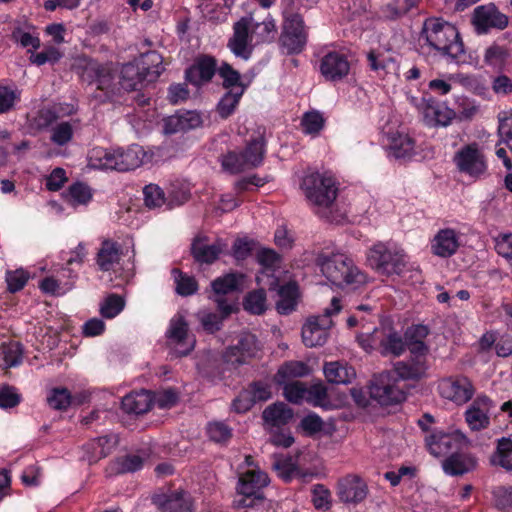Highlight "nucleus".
Segmentation results:
<instances>
[{
    "instance_id": "c85d7f7f",
    "label": "nucleus",
    "mask_w": 512,
    "mask_h": 512,
    "mask_svg": "<svg viewBox=\"0 0 512 512\" xmlns=\"http://www.w3.org/2000/svg\"><path fill=\"white\" fill-rule=\"evenodd\" d=\"M152 398L148 391L140 390L132 392L123 397L121 407L127 414H144L150 410Z\"/></svg>"
},
{
    "instance_id": "b1692460",
    "label": "nucleus",
    "mask_w": 512,
    "mask_h": 512,
    "mask_svg": "<svg viewBox=\"0 0 512 512\" xmlns=\"http://www.w3.org/2000/svg\"><path fill=\"white\" fill-rule=\"evenodd\" d=\"M477 459L470 453L453 452L442 461V469L449 476H462L474 471Z\"/></svg>"
},
{
    "instance_id": "a18cd8bd",
    "label": "nucleus",
    "mask_w": 512,
    "mask_h": 512,
    "mask_svg": "<svg viewBox=\"0 0 512 512\" xmlns=\"http://www.w3.org/2000/svg\"><path fill=\"white\" fill-rule=\"evenodd\" d=\"M508 57V50L494 43L485 50L484 62L486 65L501 71L505 67Z\"/></svg>"
},
{
    "instance_id": "a211bd4d",
    "label": "nucleus",
    "mask_w": 512,
    "mask_h": 512,
    "mask_svg": "<svg viewBox=\"0 0 512 512\" xmlns=\"http://www.w3.org/2000/svg\"><path fill=\"white\" fill-rule=\"evenodd\" d=\"M367 494V484L358 475L350 474L338 481L337 496L343 503H360L367 497Z\"/></svg>"
},
{
    "instance_id": "13d9d810",
    "label": "nucleus",
    "mask_w": 512,
    "mask_h": 512,
    "mask_svg": "<svg viewBox=\"0 0 512 512\" xmlns=\"http://www.w3.org/2000/svg\"><path fill=\"white\" fill-rule=\"evenodd\" d=\"M125 306L124 299L117 294H110L103 302L100 313L103 317L111 319L117 316Z\"/></svg>"
},
{
    "instance_id": "ea45409f",
    "label": "nucleus",
    "mask_w": 512,
    "mask_h": 512,
    "mask_svg": "<svg viewBox=\"0 0 512 512\" xmlns=\"http://www.w3.org/2000/svg\"><path fill=\"white\" fill-rule=\"evenodd\" d=\"M103 66L94 59L81 57L77 59L75 68L82 81L92 84L99 77Z\"/></svg>"
},
{
    "instance_id": "72a5a7b5",
    "label": "nucleus",
    "mask_w": 512,
    "mask_h": 512,
    "mask_svg": "<svg viewBox=\"0 0 512 512\" xmlns=\"http://www.w3.org/2000/svg\"><path fill=\"white\" fill-rule=\"evenodd\" d=\"M264 421L272 426L286 425L293 418V410L283 402L269 405L262 413Z\"/></svg>"
},
{
    "instance_id": "412c9836",
    "label": "nucleus",
    "mask_w": 512,
    "mask_h": 512,
    "mask_svg": "<svg viewBox=\"0 0 512 512\" xmlns=\"http://www.w3.org/2000/svg\"><path fill=\"white\" fill-rule=\"evenodd\" d=\"M493 407V402L489 397L478 396L465 412L468 426L474 431L487 428L490 424L489 413Z\"/></svg>"
},
{
    "instance_id": "c9c22d12",
    "label": "nucleus",
    "mask_w": 512,
    "mask_h": 512,
    "mask_svg": "<svg viewBox=\"0 0 512 512\" xmlns=\"http://www.w3.org/2000/svg\"><path fill=\"white\" fill-rule=\"evenodd\" d=\"M490 463L507 472H512V440L510 438L503 437L498 440L496 450L490 456Z\"/></svg>"
},
{
    "instance_id": "f3484780",
    "label": "nucleus",
    "mask_w": 512,
    "mask_h": 512,
    "mask_svg": "<svg viewBox=\"0 0 512 512\" xmlns=\"http://www.w3.org/2000/svg\"><path fill=\"white\" fill-rule=\"evenodd\" d=\"M257 350L256 336L248 332H243L239 335L237 343L226 349L223 357L227 363L241 365L246 363L248 359L254 357Z\"/></svg>"
},
{
    "instance_id": "aec40b11",
    "label": "nucleus",
    "mask_w": 512,
    "mask_h": 512,
    "mask_svg": "<svg viewBox=\"0 0 512 512\" xmlns=\"http://www.w3.org/2000/svg\"><path fill=\"white\" fill-rule=\"evenodd\" d=\"M349 71L350 63L340 52H328L320 61V72L327 81H340L348 75Z\"/></svg>"
},
{
    "instance_id": "2f4dec72",
    "label": "nucleus",
    "mask_w": 512,
    "mask_h": 512,
    "mask_svg": "<svg viewBox=\"0 0 512 512\" xmlns=\"http://www.w3.org/2000/svg\"><path fill=\"white\" fill-rule=\"evenodd\" d=\"M118 79L119 85L125 91L136 90L138 85L146 82L141 68L134 60L123 64Z\"/></svg>"
},
{
    "instance_id": "f704fd0d",
    "label": "nucleus",
    "mask_w": 512,
    "mask_h": 512,
    "mask_svg": "<svg viewBox=\"0 0 512 512\" xmlns=\"http://www.w3.org/2000/svg\"><path fill=\"white\" fill-rule=\"evenodd\" d=\"M389 147L395 158H410L414 154L415 141L409 135L397 132L390 136Z\"/></svg>"
},
{
    "instance_id": "6e6552de",
    "label": "nucleus",
    "mask_w": 512,
    "mask_h": 512,
    "mask_svg": "<svg viewBox=\"0 0 512 512\" xmlns=\"http://www.w3.org/2000/svg\"><path fill=\"white\" fill-rule=\"evenodd\" d=\"M369 395L381 406L396 405L406 398L405 392L397 386V379L392 371H383L373 376Z\"/></svg>"
},
{
    "instance_id": "9b49d317",
    "label": "nucleus",
    "mask_w": 512,
    "mask_h": 512,
    "mask_svg": "<svg viewBox=\"0 0 512 512\" xmlns=\"http://www.w3.org/2000/svg\"><path fill=\"white\" fill-rule=\"evenodd\" d=\"M283 20L280 43L287 50L288 54H298L302 52L307 43V32L302 16H295Z\"/></svg>"
},
{
    "instance_id": "a878e982",
    "label": "nucleus",
    "mask_w": 512,
    "mask_h": 512,
    "mask_svg": "<svg viewBox=\"0 0 512 512\" xmlns=\"http://www.w3.org/2000/svg\"><path fill=\"white\" fill-rule=\"evenodd\" d=\"M202 124V118L196 111H183L164 120L165 134H176L195 129Z\"/></svg>"
},
{
    "instance_id": "a19ab883",
    "label": "nucleus",
    "mask_w": 512,
    "mask_h": 512,
    "mask_svg": "<svg viewBox=\"0 0 512 512\" xmlns=\"http://www.w3.org/2000/svg\"><path fill=\"white\" fill-rule=\"evenodd\" d=\"M117 444H118V436L115 434H109V435H105V436H101V437L93 439L92 446L97 445L99 450L93 451L88 456V462L90 464L96 463L100 459L108 456L112 452L113 448L116 447Z\"/></svg>"
},
{
    "instance_id": "5701e85b",
    "label": "nucleus",
    "mask_w": 512,
    "mask_h": 512,
    "mask_svg": "<svg viewBox=\"0 0 512 512\" xmlns=\"http://www.w3.org/2000/svg\"><path fill=\"white\" fill-rule=\"evenodd\" d=\"M226 246L222 240L207 244L206 238L196 237L191 244V254L194 260L200 264H212L223 253Z\"/></svg>"
},
{
    "instance_id": "c03bdc74",
    "label": "nucleus",
    "mask_w": 512,
    "mask_h": 512,
    "mask_svg": "<svg viewBox=\"0 0 512 512\" xmlns=\"http://www.w3.org/2000/svg\"><path fill=\"white\" fill-rule=\"evenodd\" d=\"M309 374V367L301 361H290L282 365L277 374V382L282 384L291 378L303 377Z\"/></svg>"
},
{
    "instance_id": "774afa93",
    "label": "nucleus",
    "mask_w": 512,
    "mask_h": 512,
    "mask_svg": "<svg viewBox=\"0 0 512 512\" xmlns=\"http://www.w3.org/2000/svg\"><path fill=\"white\" fill-rule=\"evenodd\" d=\"M497 253L508 261H512V233L504 234L496 239Z\"/></svg>"
},
{
    "instance_id": "2eb2a0df",
    "label": "nucleus",
    "mask_w": 512,
    "mask_h": 512,
    "mask_svg": "<svg viewBox=\"0 0 512 512\" xmlns=\"http://www.w3.org/2000/svg\"><path fill=\"white\" fill-rule=\"evenodd\" d=\"M472 23L477 33H486L490 28L504 29L508 17L498 11L495 5H481L474 9Z\"/></svg>"
},
{
    "instance_id": "09e8293b",
    "label": "nucleus",
    "mask_w": 512,
    "mask_h": 512,
    "mask_svg": "<svg viewBox=\"0 0 512 512\" xmlns=\"http://www.w3.org/2000/svg\"><path fill=\"white\" fill-rule=\"evenodd\" d=\"M244 309L254 315L263 314L266 309V293L264 289H258L249 292L243 301Z\"/></svg>"
},
{
    "instance_id": "cd10ccee",
    "label": "nucleus",
    "mask_w": 512,
    "mask_h": 512,
    "mask_svg": "<svg viewBox=\"0 0 512 512\" xmlns=\"http://www.w3.org/2000/svg\"><path fill=\"white\" fill-rule=\"evenodd\" d=\"M134 61L141 68L147 83L154 82L164 70L163 58L155 50L141 53Z\"/></svg>"
},
{
    "instance_id": "4be33fe9",
    "label": "nucleus",
    "mask_w": 512,
    "mask_h": 512,
    "mask_svg": "<svg viewBox=\"0 0 512 512\" xmlns=\"http://www.w3.org/2000/svg\"><path fill=\"white\" fill-rule=\"evenodd\" d=\"M152 500L161 512H194L191 496L184 491L158 494Z\"/></svg>"
},
{
    "instance_id": "338daca9",
    "label": "nucleus",
    "mask_w": 512,
    "mask_h": 512,
    "mask_svg": "<svg viewBox=\"0 0 512 512\" xmlns=\"http://www.w3.org/2000/svg\"><path fill=\"white\" fill-rule=\"evenodd\" d=\"M11 39L19 43L22 47H32L38 49L40 47V39L29 32H25L21 28H15L11 33Z\"/></svg>"
},
{
    "instance_id": "603ef678",
    "label": "nucleus",
    "mask_w": 512,
    "mask_h": 512,
    "mask_svg": "<svg viewBox=\"0 0 512 512\" xmlns=\"http://www.w3.org/2000/svg\"><path fill=\"white\" fill-rule=\"evenodd\" d=\"M306 400L315 407L330 409L327 387L323 383H315L307 388Z\"/></svg>"
},
{
    "instance_id": "e2e57ef3",
    "label": "nucleus",
    "mask_w": 512,
    "mask_h": 512,
    "mask_svg": "<svg viewBox=\"0 0 512 512\" xmlns=\"http://www.w3.org/2000/svg\"><path fill=\"white\" fill-rule=\"evenodd\" d=\"M144 202L148 208H158L165 203L163 190L155 184L146 185L143 189Z\"/></svg>"
},
{
    "instance_id": "f257e3e1",
    "label": "nucleus",
    "mask_w": 512,
    "mask_h": 512,
    "mask_svg": "<svg viewBox=\"0 0 512 512\" xmlns=\"http://www.w3.org/2000/svg\"><path fill=\"white\" fill-rule=\"evenodd\" d=\"M422 35L430 47L448 63H468V56L458 29L440 18H429L424 22Z\"/></svg>"
},
{
    "instance_id": "052dcab7",
    "label": "nucleus",
    "mask_w": 512,
    "mask_h": 512,
    "mask_svg": "<svg viewBox=\"0 0 512 512\" xmlns=\"http://www.w3.org/2000/svg\"><path fill=\"white\" fill-rule=\"evenodd\" d=\"M62 53L54 46H49L38 53H31L30 62L42 66L46 63L54 64L62 58Z\"/></svg>"
},
{
    "instance_id": "37998d69",
    "label": "nucleus",
    "mask_w": 512,
    "mask_h": 512,
    "mask_svg": "<svg viewBox=\"0 0 512 512\" xmlns=\"http://www.w3.org/2000/svg\"><path fill=\"white\" fill-rule=\"evenodd\" d=\"M70 391L64 387H56L49 391L46 401L51 409L66 411L73 403Z\"/></svg>"
},
{
    "instance_id": "473e14b6",
    "label": "nucleus",
    "mask_w": 512,
    "mask_h": 512,
    "mask_svg": "<svg viewBox=\"0 0 512 512\" xmlns=\"http://www.w3.org/2000/svg\"><path fill=\"white\" fill-rule=\"evenodd\" d=\"M324 374L327 381L333 384H349L356 377L353 367L338 361L326 363Z\"/></svg>"
},
{
    "instance_id": "de8ad7c7",
    "label": "nucleus",
    "mask_w": 512,
    "mask_h": 512,
    "mask_svg": "<svg viewBox=\"0 0 512 512\" xmlns=\"http://www.w3.org/2000/svg\"><path fill=\"white\" fill-rule=\"evenodd\" d=\"M172 274L174 276L175 291L177 294L187 297L197 292L198 283L194 277L184 274L177 268L172 270Z\"/></svg>"
},
{
    "instance_id": "79ce46f5",
    "label": "nucleus",
    "mask_w": 512,
    "mask_h": 512,
    "mask_svg": "<svg viewBox=\"0 0 512 512\" xmlns=\"http://www.w3.org/2000/svg\"><path fill=\"white\" fill-rule=\"evenodd\" d=\"M244 92L245 88L237 87L223 95L217 105V112L221 118L226 119L235 111Z\"/></svg>"
},
{
    "instance_id": "bf43d9fd",
    "label": "nucleus",
    "mask_w": 512,
    "mask_h": 512,
    "mask_svg": "<svg viewBox=\"0 0 512 512\" xmlns=\"http://www.w3.org/2000/svg\"><path fill=\"white\" fill-rule=\"evenodd\" d=\"M209 438L216 443H223L232 436V429L224 422L216 421L207 425Z\"/></svg>"
},
{
    "instance_id": "6ab92c4d",
    "label": "nucleus",
    "mask_w": 512,
    "mask_h": 512,
    "mask_svg": "<svg viewBox=\"0 0 512 512\" xmlns=\"http://www.w3.org/2000/svg\"><path fill=\"white\" fill-rule=\"evenodd\" d=\"M218 72L217 61L213 56L200 55L194 63L185 71V79L194 86H201L212 80Z\"/></svg>"
},
{
    "instance_id": "4c0bfd02",
    "label": "nucleus",
    "mask_w": 512,
    "mask_h": 512,
    "mask_svg": "<svg viewBox=\"0 0 512 512\" xmlns=\"http://www.w3.org/2000/svg\"><path fill=\"white\" fill-rule=\"evenodd\" d=\"M64 198L66 202L73 207L86 205L92 199V191L87 184L83 182H76L69 186L68 190L64 194Z\"/></svg>"
},
{
    "instance_id": "20e7f679",
    "label": "nucleus",
    "mask_w": 512,
    "mask_h": 512,
    "mask_svg": "<svg viewBox=\"0 0 512 512\" xmlns=\"http://www.w3.org/2000/svg\"><path fill=\"white\" fill-rule=\"evenodd\" d=\"M316 264L320 267L322 274L338 287L343 288L365 282L364 274L345 254L321 252L316 257Z\"/></svg>"
},
{
    "instance_id": "69168bd1",
    "label": "nucleus",
    "mask_w": 512,
    "mask_h": 512,
    "mask_svg": "<svg viewBox=\"0 0 512 512\" xmlns=\"http://www.w3.org/2000/svg\"><path fill=\"white\" fill-rule=\"evenodd\" d=\"M402 3L403 2H398V0H393L383 5L379 10V17L386 21H395L400 19L406 15L404 7L400 5Z\"/></svg>"
},
{
    "instance_id": "49530a36",
    "label": "nucleus",
    "mask_w": 512,
    "mask_h": 512,
    "mask_svg": "<svg viewBox=\"0 0 512 512\" xmlns=\"http://www.w3.org/2000/svg\"><path fill=\"white\" fill-rule=\"evenodd\" d=\"M117 78L116 73L109 66L104 65L95 83L97 88L105 91L107 95H116L121 89L119 81H116Z\"/></svg>"
},
{
    "instance_id": "4468645a",
    "label": "nucleus",
    "mask_w": 512,
    "mask_h": 512,
    "mask_svg": "<svg viewBox=\"0 0 512 512\" xmlns=\"http://www.w3.org/2000/svg\"><path fill=\"white\" fill-rule=\"evenodd\" d=\"M244 279V275L238 272L227 273L217 277L211 282V288L215 294L214 301L217 303L218 309L224 316H228L232 312V306L224 298L225 295L240 290Z\"/></svg>"
},
{
    "instance_id": "0eeeda50",
    "label": "nucleus",
    "mask_w": 512,
    "mask_h": 512,
    "mask_svg": "<svg viewBox=\"0 0 512 512\" xmlns=\"http://www.w3.org/2000/svg\"><path fill=\"white\" fill-rule=\"evenodd\" d=\"M269 483L268 475L259 469L243 472L238 481L237 491L241 497L234 501L237 508H255L264 504L262 489Z\"/></svg>"
},
{
    "instance_id": "9d476101",
    "label": "nucleus",
    "mask_w": 512,
    "mask_h": 512,
    "mask_svg": "<svg viewBox=\"0 0 512 512\" xmlns=\"http://www.w3.org/2000/svg\"><path fill=\"white\" fill-rule=\"evenodd\" d=\"M188 323L181 314H176L169 324L166 332L169 345L174 349V354L177 357L187 356L195 345V339L189 335Z\"/></svg>"
},
{
    "instance_id": "7ed1b4c3",
    "label": "nucleus",
    "mask_w": 512,
    "mask_h": 512,
    "mask_svg": "<svg viewBox=\"0 0 512 512\" xmlns=\"http://www.w3.org/2000/svg\"><path fill=\"white\" fill-rule=\"evenodd\" d=\"M146 157L145 150L139 145H131L126 150L95 147L89 153V160L93 167L119 172L138 168L144 163Z\"/></svg>"
},
{
    "instance_id": "dca6fc26",
    "label": "nucleus",
    "mask_w": 512,
    "mask_h": 512,
    "mask_svg": "<svg viewBox=\"0 0 512 512\" xmlns=\"http://www.w3.org/2000/svg\"><path fill=\"white\" fill-rule=\"evenodd\" d=\"M464 440L465 437L458 432L445 433L443 431H434L425 439L429 452L435 457L456 452Z\"/></svg>"
},
{
    "instance_id": "5fc2aeb1",
    "label": "nucleus",
    "mask_w": 512,
    "mask_h": 512,
    "mask_svg": "<svg viewBox=\"0 0 512 512\" xmlns=\"http://www.w3.org/2000/svg\"><path fill=\"white\" fill-rule=\"evenodd\" d=\"M221 164L223 169L231 174H237L250 168L246 163L245 157L243 156L242 152H228L226 155H223Z\"/></svg>"
},
{
    "instance_id": "c756f323",
    "label": "nucleus",
    "mask_w": 512,
    "mask_h": 512,
    "mask_svg": "<svg viewBox=\"0 0 512 512\" xmlns=\"http://www.w3.org/2000/svg\"><path fill=\"white\" fill-rule=\"evenodd\" d=\"M121 258L120 245L112 240H104L96 256V264L101 271H110Z\"/></svg>"
},
{
    "instance_id": "4d7b16f0",
    "label": "nucleus",
    "mask_w": 512,
    "mask_h": 512,
    "mask_svg": "<svg viewBox=\"0 0 512 512\" xmlns=\"http://www.w3.org/2000/svg\"><path fill=\"white\" fill-rule=\"evenodd\" d=\"M325 120L319 111H308L304 113L301 119V126L306 134H318L323 126Z\"/></svg>"
},
{
    "instance_id": "f03ea898",
    "label": "nucleus",
    "mask_w": 512,
    "mask_h": 512,
    "mask_svg": "<svg viewBox=\"0 0 512 512\" xmlns=\"http://www.w3.org/2000/svg\"><path fill=\"white\" fill-rule=\"evenodd\" d=\"M301 189L315 212L329 222H338L342 215L334 214L337 207L338 184L328 173L311 172L301 182Z\"/></svg>"
},
{
    "instance_id": "393cba45",
    "label": "nucleus",
    "mask_w": 512,
    "mask_h": 512,
    "mask_svg": "<svg viewBox=\"0 0 512 512\" xmlns=\"http://www.w3.org/2000/svg\"><path fill=\"white\" fill-rule=\"evenodd\" d=\"M460 246L458 233L451 228L441 229L437 232L431 242V251L441 258H448L454 255Z\"/></svg>"
},
{
    "instance_id": "864d4df0",
    "label": "nucleus",
    "mask_w": 512,
    "mask_h": 512,
    "mask_svg": "<svg viewBox=\"0 0 512 512\" xmlns=\"http://www.w3.org/2000/svg\"><path fill=\"white\" fill-rule=\"evenodd\" d=\"M73 134L72 124L68 121H62L51 128L50 140L58 146H64L72 140Z\"/></svg>"
},
{
    "instance_id": "39448f33",
    "label": "nucleus",
    "mask_w": 512,
    "mask_h": 512,
    "mask_svg": "<svg viewBox=\"0 0 512 512\" xmlns=\"http://www.w3.org/2000/svg\"><path fill=\"white\" fill-rule=\"evenodd\" d=\"M367 264L380 275H401L407 266L403 251L390 248L384 243L374 244L367 252Z\"/></svg>"
},
{
    "instance_id": "ddd939ff",
    "label": "nucleus",
    "mask_w": 512,
    "mask_h": 512,
    "mask_svg": "<svg viewBox=\"0 0 512 512\" xmlns=\"http://www.w3.org/2000/svg\"><path fill=\"white\" fill-rule=\"evenodd\" d=\"M439 391L442 397L462 405L472 399L475 388L468 377L458 375L443 379L439 384Z\"/></svg>"
},
{
    "instance_id": "8fccbe9b",
    "label": "nucleus",
    "mask_w": 512,
    "mask_h": 512,
    "mask_svg": "<svg viewBox=\"0 0 512 512\" xmlns=\"http://www.w3.org/2000/svg\"><path fill=\"white\" fill-rule=\"evenodd\" d=\"M380 345L382 348L381 354L384 356L393 355L398 357L403 354L406 349V341H404L397 332L389 333L381 340Z\"/></svg>"
},
{
    "instance_id": "1a4fd4ad",
    "label": "nucleus",
    "mask_w": 512,
    "mask_h": 512,
    "mask_svg": "<svg viewBox=\"0 0 512 512\" xmlns=\"http://www.w3.org/2000/svg\"><path fill=\"white\" fill-rule=\"evenodd\" d=\"M453 161L461 173L471 177H480L487 170L485 156L477 143H471L460 148L455 153Z\"/></svg>"
},
{
    "instance_id": "3c124183",
    "label": "nucleus",
    "mask_w": 512,
    "mask_h": 512,
    "mask_svg": "<svg viewBox=\"0 0 512 512\" xmlns=\"http://www.w3.org/2000/svg\"><path fill=\"white\" fill-rule=\"evenodd\" d=\"M218 74L223 80V87L228 91L234 90L237 87L246 89V86L241 81L240 73L230 64L223 62L218 67Z\"/></svg>"
},
{
    "instance_id": "bb28decb",
    "label": "nucleus",
    "mask_w": 512,
    "mask_h": 512,
    "mask_svg": "<svg viewBox=\"0 0 512 512\" xmlns=\"http://www.w3.org/2000/svg\"><path fill=\"white\" fill-rule=\"evenodd\" d=\"M428 369L425 359H413L409 357L406 360L397 361L393 365L394 376L399 380H419L425 376Z\"/></svg>"
},
{
    "instance_id": "6e6d98bb",
    "label": "nucleus",
    "mask_w": 512,
    "mask_h": 512,
    "mask_svg": "<svg viewBox=\"0 0 512 512\" xmlns=\"http://www.w3.org/2000/svg\"><path fill=\"white\" fill-rule=\"evenodd\" d=\"M30 275L24 269L8 270L5 275L7 290L10 293H16L24 288Z\"/></svg>"
},
{
    "instance_id": "7c9ffc66",
    "label": "nucleus",
    "mask_w": 512,
    "mask_h": 512,
    "mask_svg": "<svg viewBox=\"0 0 512 512\" xmlns=\"http://www.w3.org/2000/svg\"><path fill=\"white\" fill-rule=\"evenodd\" d=\"M277 294L279 296L276 302L277 311L284 315L291 313L295 309L299 297V289L296 282H288L279 286Z\"/></svg>"
},
{
    "instance_id": "680f3d73",
    "label": "nucleus",
    "mask_w": 512,
    "mask_h": 512,
    "mask_svg": "<svg viewBox=\"0 0 512 512\" xmlns=\"http://www.w3.org/2000/svg\"><path fill=\"white\" fill-rule=\"evenodd\" d=\"M283 393L289 402L300 404L306 399L307 388L300 381L285 382Z\"/></svg>"
},
{
    "instance_id": "f8f14e48",
    "label": "nucleus",
    "mask_w": 512,
    "mask_h": 512,
    "mask_svg": "<svg viewBox=\"0 0 512 512\" xmlns=\"http://www.w3.org/2000/svg\"><path fill=\"white\" fill-rule=\"evenodd\" d=\"M253 26L252 17H242L233 25V35L228 40L227 47L239 58L248 60L253 52L252 34L250 28Z\"/></svg>"
},
{
    "instance_id": "e433bc0d",
    "label": "nucleus",
    "mask_w": 512,
    "mask_h": 512,
    "mask_svg": "<svg viewBox=\"0 0 512 512\" xmlns=\"http://www.w3.org/2000/svg\"><path fill=\"white\" fill-rule=\"evenodd\" d=\"M265 138L259 134L257 137L252 138L246 148L242 151L246 163L250 168L258 167L264 159L265 154Z\"/></svg>"
},
{
    "instance_id": "0e129e2a",
    "label": "nucleus",
    "mask_w": 512,
    "mask_h": 512,
    "mask_svg": "<svg viewBox=\"0 0 512 512\" xmlns=\"http://www.w3.org/2000/svg\"><path fill=\"white\" fill-rule=\"evenodd\" d=\"M494 505L500 510L512 507V487L497 486L492 490Z\"/></svg>"
},
{
    "instance_id": "58836bf2",
    "label": "nucleus",
    "mask_w": 512,
    "mask_h": 512,
    "mask_svg": "<svg viewBox=\"0 0 512 512\" xmlns=\"http://www.w3.org/2000/svg\"><path fill=\"white\" fill-rule=\"evenodd\" d=\"M427 103L425 108L426 116H432L436 125L448 126L453 120L455 113L453 110L436 103L432 97L423 98Z\"/></svg>"
},
{
    "instance_id": "423d86ee",
    "label": "nucleus",
    "mask_w": 512,
    "mask_h": 512,
    "mask_svg": "<svg viewBox=\"0 0 512 512\" xmlns=\"http://www.w3.org/2000/svg\"><path fill=\"white\" fill-rule=\"evenodd\" d=\"M342 309L340 299L333 297L330 307L322 315L311 316L302 327V340L307 347L322 346L329 336V329L333 326L332 316Z\"/></svg>"
}]
</instances>
